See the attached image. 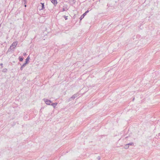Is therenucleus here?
Here are the masks:
<instances>
[{"instance_id":"nucleus-16","label":"nucleus","mask_w":160,"mask_h":160,"mask_svg":"<svg viewBox=\"0 0 160 160\" xmlns=\"http://www.w3.org/2000/svg\"><path fill=\"white\" fill-rule=\"evenodd\" d=\"M129 148V146H128V144H126L124 146V148L126 149H127L128 148Z\"/></svg>"},{"instance_id":"nucleus-1","label":"nucleus","mask_w":160,"mask_h":160,"mask_svg":"<svg viewBox=\"0 0 160 160\" xmlns=\"http://www.w3.org/2000/svg\"><path fill=\"white\" fill-rule=\"evenodd\" d=\"M43 100L45 102V103L47 105H51L52 103V102L49 100H48L47 99H44Z\"/></svg>"},{"instance_id":"nucleus-13","label":"nucleus","mask_w":160,"mask_h":160,"mask_svg":"<svg viewBox=\"0 0 160 160\" xmlns=\"http://www.w3.org/2000/svg\"><path fill=\"white\" fill-rule=\"evenodd\" d=\"M73 96L75 98L77 97L78 96V93H76L74 94Z\"/></svg>"},{"instance_id":"nucleus-23","label":"nucleus","mask_w":160,"mask_h":160,"mask_svg":"<svg viewBox=\"0 0 160 160\" xmlns=\"http://www.w3.org/2000/svg\"><path fill=\"white\" fill-rule=\"evenodd\" d=\"M26 55V53H23V56H25V55Z\"/></svg>"},{"instance_id":"nucleus-21","label":"nucleus","mask_w":160,"mask_h":160,"mask_svg":"<svg viewBox=\"0 0 160 160\" xmlns=\"http://www.w3.org/2000/svg\"><path fill=\"white\" fill-rule=\"evenodd\" d=\"M25 3H26L27 2V0H23Z\"/></svg>"},{"instance_id":"nucleus-24","label":"nucleus","mask_w":160,"mask_h":160,"mask_svg":"<svg viewBox=\"0 0 160 160\" xmlns=\"http://www.w3.org/2000/svg\"><path fill=\"white\" fill-rule=\"evenodd\" d=\"M25 4V3H24V4H25V5H24V6H25V7H26L27 5H26V4Z\"/></svg>"},{"instance_id":"nucleus-12","label":"nucleus","mask_w":160,"mask_h":160,"mask_svg":"<svg viewBox=\"0 0 160 160\" xmlns=\"http://www.w3.org/2000/svg\"><path fill=\"white\" fill-rule=\"evenodd\" d=\"M129 146V145L130 146H133L134 145V143L133 142H130V143H128L127 144Z\"/></svg>"},{"instance_id":"nucleus-18","label":"nucleus","mask_w":160,"mask_h":160,"mask_svg":"<svg viewBox=\"0 0 160 160\" xmlns=\"http://www.w3.org/2000/svg\"><path fill=\"white\" fill-rule=\"evenodd\" d=\"M64 18L66 20H67V19H68V16H64Z\"/></svg>"},{"instance_id":"nucleus-11","label":"nucleus","mask_w":160,"mask_h":160,"mask_svg":"<svg viewBox=\"0 0 160 160\" xmlns=\"http://www.w3.org/2000/svg\"><path fill=\"white\" fill-rule=\"evenodd\" d=\"M75 99V98L74 97L72 96V97H70V98H69L68 99V101L69 102V101H72V100H73Z\"/></svg>"},{"instance_id":"nucleus-5","label":"nucleus","mask_w":160,"mask_h":160,"mask_svg":"<svg viewBox=\"0 0 160 160\" xmlns=\"http://www.w3.org/2000/svg\"><path fill=\"white\" fill-rule=\"evenodd\" d=\"M27 64L26 63H24V64H23L21 66L20 68V70L21 71H22L23 69V68L26 66V65Z\"/></svg>"},{"instance_id":"nucleus-8","label":"nucleus","mask_w":160,"mask_h":160,"mask_svg":"<svg viewBox=\"0 0 160 160\" xmlns=\"http://www.w3.org/2000/svg\"><path fill=\"white\" fill-rule=\"evenodd\" d=\"M58 103L57 102L55 103H52L51 104V105L53 106L54 107V108H55L56 106L57 105Z\"/></svg>"},{"instance_id":"nucleus-6","label":"nucleus","mask_w":160,"mask_h":160,"mask_svg":"<svg viewBox=\"0 0 160 160\" xmlns=\"http://www.w3.org/2000/svg\"><path fill=\"white\" fill-rule=\"evenodd\" d=\"M30 59V57L29 56H28L27 58L25 59V63L27 64H28L29 63V61Z\"/></svg>"},{"instance_id":"nucleus-9","label":"nucleus","mask_w":160,"mask_h":160,"mask_svg":"<svg viewBox=\"0 0 160 160\" xmlns=\"http://www.w3.org/2000/svg\"><path fill=\"white\" fill-rule=\"evenodd\" d=\"M41 4H42V6H41L42 8L41 9H40V10H43V9H44V8H45L44 3H42L41 2Z\"/></svg>"},{"instance_id":"nucleus-22","label":"nucleus","mask_w":160,"mask_h":160,"mask_svg":"<svg viewBox=\"0 0 160 160\" xmlns=\"http://www.w3.org/2000/svg\"><path fill=\"white\" fill-rule=\"evenodd\" d=\"M75 18V15H74L73 16V18Z\"/></svg>"},{"instance_id":"nucleus-19","label":"nucleus","mask_w":160,"mask_h":160,"mask_svg":"<svg viewBox=\"0 0 160 160\" xmlns=\"http://www.w3.org/2000/svg\"><path fill=\"white\" fill-rule=\"evenodd\" d=\"M97 159L98 160H100L101 159V158L100 156H98L97 158Z\"/></svg>"},{"instance_id":"nucleus-3","label":"nucleus","mask_w":160,"mask_h":160,"mask_svg":"<svg viewBox=\"0 0 160 160\" xmlns=\"http://www.w3.org/2000/svg\"><path fill=\"white\" fill-rule=\"evenodd\" d=\"M66 9H67L68 10V8L67 5L65 4L63 7V8L62 9V11L63 12L65 11Z\"/></svg>"},{"instance_id":"nucleus-17","label":"nucleus","mask_w":160,"mask_h":160,"mask_svg":"<svg viewBox=\"0 0 160 160\" xmlns=\"http://www.w3.org/2000/svg\"><path fill=\"white\" fill-rule=\"evenodd\" d=\"M89 12V11L88 10H87V11H86L84 13H85L86 15Z\"/></svg>"},{"instance_id":"nucleus-2","label":"nucleus","mask_w":160,"mask_h":160,"mask_svg":"<svg viewBox=\"0 0 160 160\" xmlns=\"http://www.w3.org/2000/svg\"><path fill=\"white\" fill-rule=\"evenodd\" d=\"M18 42H13L12 44L11 45V46L12 47V49L15 48L16 46L18 44Z\"/></svg>"},{"instance_id":"nucleus-4","label":"nucleus","mask_w":160,"mask_h":160,"mask_svg":"<svg viewBox=\"0 0 160 160\" xmlns=\"http://www.w3.org/2000/svg\"><path fill=\"white\" fill-rule=\"evenodd\" d=\"M51 2L53 4L54 6H56L57 3V0H50Z\"/></svg>"},{"instance_id":"nucleus-25","label":"nucleus","mask_w":160,"mask_h":160,"mask_svg":"<svg viewBox=\"0 0 160 160\" xmlns=\"http://www.w3.org/2000/svg\"><path fill=\"white\" fill-rule=\"evenodd\" d=\"M134 98H133V100H134Z\"/></svg>"},{"instance_id":"nucleus-14","label":"nucleus","mask_w":160,"mask_h":160,"mask_svg":"<svg viewBox=\"0 0 160 160\" xmlns=\"http://www.w3.org/2000/svg\"><path fill=\"white\" fill-rule=\"evenodd\" d=\"M7 70H8L7 69L5 68H4L3 69V70H2V72H7Z\"/></svg>"},{"instance_id":"nucleus-7","label":"nucleus","mask_w":160,"mask_h":160,"mask_svg":"<svg viewBox=\"0 0 160 160\" xmlns=\"http://www.w3.org/2000/svg\"><path fill=\"white\" fill-rule=\"evenodd\" d=\"M86 15V14L84 13L82 15L80 18V21H81Z\"/></svg>"},{"instance_id":"nucleus-10","label":"nucleus","mask_w":160,"mask_h":160,"mask_svg":"<svg viewBox=\"0 0 160 160\" xmlns=\"http://www.w3.org/2000/svg\"><path fill=\"white\" fill-rule=\"evenodd\" d=\"M24 58L22 57L19 56L18 59L20 62H22L23 61Z\"/></svg>"},{"instance_id":"nucleus-15","label":"nucleus","mask_w":160,"mask_h":160,"mask_svg":"<svg viewBox=\"0 0 160 160\" xmlns=\"http://www.w3.org/2000/svg\"><path fill=\"white\" fill-rule=\"evenodd\" d=\"M12 47L10 46L9 48L8 49L7 52H10L12 49Z\"/></svg>"},{"instance_id":"nucleus-20","label":"nucleus","mask_w":160,"mask_h":160,"mask_svg":"<svg viewBox=\"0 0 160 160\" xmlns=\"http://www.w3.org/2000/svg\"><path fill=\"white\" fill-rule=\"evenodd\" d=\"M0 66H1V68H2V67H3V64L2 63H1L0 64Z\"/></svg>"}]
</instances>
